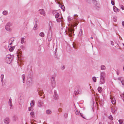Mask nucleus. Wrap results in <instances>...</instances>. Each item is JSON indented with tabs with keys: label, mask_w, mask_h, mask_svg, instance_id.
<instances>
[{
	"label": "nucleus",
	"mask_w": 124,
	"mask_h": 124,
	"mask_svg": "<svg viewBox=\"0 0 124 124\" xmlns=\"http://www.w3.org/2000/svg\"><path fill=\"white\" fill-rule=\"evenodd\" d=\"M61 8L62 9H63V11H64V9L65 8V7L64 5H62L61 7Z\"/></svg>",
	"instance_id": "51"
},
{
	"label": "nucleus",
	"mask_w": 124,
	"mask_h": 124,
	"mask_svg": "<svg viewBox=\"0 0 124 124\" xmlns=\"http://www.w3.org/2000/svg\"><path fill=\"white\" fill-rule=\"evenodd\" d=\"M101 67V70H105L106 69V67L103 65H102Z\"/></svg>",
	"instance_id": "31"
},
{
	"label": "nucleus",
	"mask_w": 124,
	"mask_h": 124,
	"mask_svg": "<svg viewBox=\"0 0 124 124\" xmlns=\"http://www.w3.org/2000/svg\"><path fill=\"white\" fill-rule=\"evenodd\" d=\"M6 59H12L11 56L10 55H8L6 56Z\"/></svg>",
	"instance_id": "30"
},
{
	"label": "nucleus",
	"mask_w": 124,
	"mask_h": 124,
	"mask_svg": "<svg viewBox=\"0 0 124 124\" xmlns=\"http://www.w3.org/2000/svg\"><path fill=\"white\" fill-rule=\"evenodd\" d=\"M113 8L114 11L116 12H118L120 10L115 6L113 7Z\"/></svg>",
	"instance_id": "16"
},
{
	"label": "nucleus",
	"mask_w": 124,
	"mask_h": 124,
	"mask_svg": "<svg viewBox=\"0 0 124 124\" xmlns=\"http://www.w3.org/2000/svg\"><path fill=\"white\" fill-rule=\"evenodd\" d=\"M13 118L14 120H16L17 119V117L16 116H14L13 117Z\"/></svg>",
	"instance_id": "39"
},
{
	"label": "nucleus",
	"mask_w": 124,
	"mask_h": 124,
	"mask_svg": "<svg viewBox=\"0 0 124 124\" xmlns=\"http://www.w3.org/2000/svg\"><path fill=\"white\" fill-rule=\"evenodd\" d=\"M118 121L119 123V124H122L123 122L121 119H120Z\"/></svg>",
	"instance_id": "46"
},
{
	"label": "nucleus",
	"mask_w": 124,
	"mask_h": 124,
	"mask_svg": "<svg viewBox=\"0 0 124 124\" xmlns=\"http://www.w3.org/2000/svg\"><path fill=\"white\" fill-rule=\"evenodd\" d=\"M78 16L77 15H75L74 16V18L76 20H77L78 18Z\"/></svg>",
	"instance_id": "43"
},
{
	"label": "nucleus",
	"mask_w": 124,
	"mask_h": 124,
	"mask_svg": "<svg viewBox=\"0 0 124 124\" xmlns=\"http://www.w3.org/2000/svg\"><path fill=\"white\" fill-rule=\"evenodd\" d=\"M82 29H81L80 30V31L79 32V36H81L82 35Z\"/></svg>",
	"instance_id": "33"
},
{
	"label": "nucleus",
	"mask_w": 124,
	"mask_h": 124,
	"mask_svg": "<svg viewBox=\"0 0 124 124\" xmlns=\"http://www.w3.org/2000/svg\"><path fill=\"white\" fill-rule=\"evenodd\" d=\"M122 24L123 26L124 27V22L123 21L122 22Z\"/></svg>",
	"instance_id": "57"
},
{
	"label": "nucleus",
	"mask_w": 124,
	"mask_h": 124,
	"mask_svg": "<svg viewBox=\"0 0 124 124\" xmlns=\"http://www.w3.org/2000/svg\"><path fill=\"white\" fill-rule=\"evenodd\" d=\"M111 45H114V43H113V42L112 41H111Z\"/></svg>",
	"instance_id": "56"
},
{
	"label": "nucleus",
	"mask_w": 124,
	"mask_h": 124,
	"mask_svg": "<svg viewBox=\"0 0 124 124\" xmlns=\"http://www.w3.org/2000/svg\"><path fill=\"white\" fill-rule=\"evenodd\" d=\"M31 124H36V123H34L33 122H31Z\"/></svg>",
	"instance_id": "62"
},
{
	"label": "nucleus",
	"mask_w": 124,
	"mask_h": 124,
	"mask_svg": "<svg viewBox=\"0 0 124 124\" xmlns=\"http://www.w3.org/2000/svg\"><path fill=\"white\" fill-rule=\"evenodd\" d=\"M105 73L104 72H102L101 73L100 77L105 78Z\"/></svg>",
	"instance_id": "17"
},
{
	"label": "nucleus",
	"mask_w": 124,
	"mask_h": 124,
	"mask_svg": "<svg viewBox=\"0 0 124 124\" xmlns=\"http://www.w3.org/2000/svg\"><path fill=\"white\" fill-rule=\"evenodd\" d=\"M121 96L122 98L123 99V100L124 101V92L123 93L121 94Z\"/></svg>",
	"instance_id": "36"
},
{
	"label": "nucleus",
	"mask_w": 124,
	"mask_h": 124,
	"mask_svg": "<svg viewBox=\"0 0 124 124\" xmlns=\"http://www.w3.org/2000/svg\"><path fill=\"white\" fill-rule=\"evenodd\" d=\"M123 70L124 71V66L123 67Z\"/></svg>",
	"instance_id": "64"
},
{
	"label": "nucleus",
	"mask_w": 124,
	"mask_h": 124,
	"mask_svg": "<svg viewBox=\"0 0 124 124\" xmlns=\"http://www.w3.org/2000/svg\"><path fill=\"white\" fill-rule=\"evenodd\" d=\"M56 21L57 22L61 21H62V19L61 18H59L56 19Z\"/></svg>",
	"instance_id": "44"
},
{
	"label": "nucleus",
	"mask_w": 124,
	"mask_h": 124,
	"mask_svg": "<svg viewBox=\"0 0 124 124\" xmlns=\"http://www.w3.org/2000/svg\"><path fill=\"white\" fill-rule=\"evenodd\" d=\"M24 38H22L21 39V43L22 44H23L25 42V41H24Z\"/></svg>",
	"instance_id": "19"
},
{
	"label": "nucleus",
	"mask_w": 124,
	"mask_h": 124,
	"mask_svg": "<svg viewBox=\"0 0 124 124\" xmlns=\"http://www.w3.org/2000/svg\"><path fill=\"white\" fill-rule=\"evenodd\" d=\"M74 92L75 95H77L79 93L80 94L82 92L81 88L79 86H77L75 87Z\"/></svg>",
	"instance_id": "1"
},
{
	"label": "nucleus",
	"mask_w": 124,
	"mask_h": 124,
	"mask_svg": "<svg viewBox=\"0 0 124 124\" xmlns=\"http://www.w3.org/2000/svg\"><path fill=\"white\" fill-rule=\"evenodd\" d=\"M114 0H111V4L113 5H115V3L114 2Z\"/></svg>",
	"instance_id": "47"
},
{
	"label": "nucleus",
	"mask_w": 124,
	"mask_h": 124,
	"mask_svg": "<svg viewBox=\"0 0 124 124\" xmlns=\"http://www.w3.org/2000/svg\"><path fill=\"white\" fill-rule=\"evenodd\" d=\"M65 68V66H64V65H63L62 66V67H61V69L62 70H63Z\"/></svg>",
	"instance_id": "52"
},
{
	"label": "nucleus",
	"mask_w": 124,
	"mask_h": 124,
	"mask_svg": "<svg viewBox=\"0 0 124 124\" xmlns=\"http://www.w3.org/2000/svg\"><path fill=\"white\" fill-rule=\"evenodd\" d=\"M75 113L77 115H79V114L80 113L81 116H82V114L80 113V112L78 111L77 110H75Z\"/></svg>",
	"instance_id": "29"
},
{
	"label": "nucleus",
	"mask_w": 124,
	"mask_h": 124,
	"mask_svg": "<svg viewBox=\"0 0 124 124\" xmlns=\"http://www.w3.org/2000/svg\"><path fill=\"white\" fill-rule=\"evenodd\" d=\"M122 85H124V80L123 79L121 81Z\"/></svg>",
	"instance_id": "49"
},
{
	"label": "nucleus",
	"mask_w": 124,
	"mask_h": 124,
	"mask_svg": "<svg viewBox=\"0 0 124 124\" xmlns=\"http://www.w3.org/2000/svg\"><path fill=\"white\" fill-rule=\"evenodd\" d=\"M44 105L43 102L41 101H38V106L39 107H41Z\"/></svg>",
	"instance_id": "8"
},
{
	"label": "nucleus",
	"mask_w": 124,
	"mask_h": 124,
	"mask_svg": "<svg viewBox=\"0 0 124 124\" xmlns=\"http://www.w3.org/2000/svg\"><path fill=\"white\" fill-rule=\"evenodd\" d=\"M4 77V75H3L2 74L1 76V81L2 83L3 82V80Z\"/></svg>",
	"instance_id": "34"
},
{
	"label": "nucleus",
	"mask_w": 124,
	"mask_h": 124,
	"mask_svg": "<svg viewBox=\"0 0 124 124\" xmlns=\"http://www.w3.org/2000/svg\"><path fill=\"white\" fill-rule=\"evenodd\" d=\"M58 110L59 112H60L62 111V109L61 108H59L58 109Z\"/></svg>",
	"instance_id": "60"
},
{
	"label": "nucleus",
	"mask_w": 124,
	"mask_h": 124,
	"mask_svg": "<svg viewBox=\"0 0 124 124\" xmlns=\"http://www.w3.org/2000/svg\"><path fill=\"white\" fill-rule=\"evenodd\" d=\"M39 35L40 36L43 37L44 36V34L43 32H41L39 33Z\"/></svg>",
	"instance_id": "28"
},
{
	"label": "nucleus",
	"mask_w": 124,
	"mask_h": 124,
	"mask_svg": "<svg viewBox=\"0 0 124 124\" xmlns=\"http://www.w3.org/2000/svg\"><path fill=\"white\" fill-rule=\"evenodd\" d=\"M101 87H99L98 88V92L99 93H101Z\"/></svg>",
	"instance_id": "32"
},
{
	"label": "nucleus",
	"mask_w": 124,
	"mask_h": 124,
	"mask_svg": "<svg viewBox=\"0 0 124 124\" xmlns=\"http://www.w3.org/2000/svg\"><path fill=\"white\" fill-rule=\"evenodd\" d=\"M51 82H55V78L53 77H51Z\"/></svg>",
	"instance_id": "22"
},
{
	"label": "nucleus",
	"mask_w": 124,
	"mask_h": 124,
	"mask_svg": "<svg viewBox=\"0 0 124 124\" xmlns=\"http://www.w3.org/2000/svg\"><path fill=\"white\" fill-rule=\"evenodd\" d=\"M8 12L7 11L4 10L2 12L3 14L4 15H8Z\"/></svg>",
	"instance_id": "21"
},
{
	"label": "nucleus",
	"mask_w": 124,
	"mask_h": 124,
	"mask_svg": "<svg viewBox=\"0 0 124 124\" xmlns=\"http://www.w3.org/2000/svg\"><path fill=\"white\" fill-rule=\"evenodd\" d=\"M108 118L109 119L111 120L113 119V118L111 115H110V116H109Z\"/></svg>",
	"instance_id": "37"
},
{
	"label": "nucleus",
	"mask_w": 124,
	"mask_h": 124,
	"mask_svg": "<svg viewBox=\"0 0 124 124\" xmlns=\"http://www.w3.org/2000/svg\"><path fill=\"white\" fill-rule=\"evenodd\" d=\"M58 0H55V2L56 3H59L58 2Z\"/></svg>",
	"instance_id": "58"
},
{
	"label": "nucleus",
	"mask_w": 124,
	"mask_h": 124,
	"mask_svg": "<svg viewBox=\"0 0 124 124\" xmlns=\"http://www.w3.org/2000/svg\"><path fill=\"white\" fill-rule=\"evenodd\" d=\"M10 120L9 118L8 117L5 118L4 120V123L6 124H8L10 122Z\"/></svg>",
	"instance_id": "10"
},
{
	"label": "nucleus",
	"mask_w": 124,
	"mask_h": 124,
	"mask_svg": "<svg viewBox=\"0 0 124 124\" xmlns=\"http://www.w3.org/2000/svg\"><path fill=\"white\" fill-rule=\"evenodd\" d=\"M38 92L40 96L43 93V91L39 89L38 90Z\"/></svg>",
	"instance_id": "15"
},
{
	"label": "nucleus",
	"mask_w": 124,
	"mask_h": 124,
	"mask_svg": "<svg viewBox=\"0 0 124 124\" xmlns=\"http://www.w3.org/2000/svg\"><path fill=\"white\" fill-rule=\"evenodd\" d=\"M12 48L14 49L15 48V46H13L12 47Z\"/></svg>",
	"instance_id": "61"
},
{
	"label": "nucleus",
	"mask_w": 124,
	"mask_h": 124,
	"mask_svg": "<svg viewBox=\"0 0 124 124\" xmlns=\"http://www.w3.org/2000/svg\"><path fill=\"white\" fill-rule=\"evenodd\" d=\"M12 59H6L5 61L8 63L10 64L11 63Z\"/></svg>",
	"instance_id": "14"
},
{
	"label": "nucleus",
	"mask_w": 124,
	"mask_h": 124,
	"mask_svg": "<svg viewBox=\"0 0 124 124\" xmlns=\"http://www.w3.org/2000/svg\"><path fill=\"white\" fill-rule=\"evenodd\" d=\"M25 74H23L22 76V78L23 79V83H24L25 81Z\"/></svg>",
	"instance_id": "20"
},
{
	"label": "nucleus",
	"mask_w": 124,
	"mask_h": 124,
	"mask_svg": "<svg viewBox=\"0 0 124 124\" xmlns=\"http://www.w3.org/2000/svg\"><path fill=\"white\" fill-rule=\"evenodd\" d=\"M12 46H9L8 48L9 49V50L10 51H12L14 49L12 47Z\"/></svg>",
	"instance_id": "25"
},
{
	"label": "nucleus",
	"mask_w": 124,
	"mask_h": 124,
	"mask_svg": "<svg viewBox=\"0 0 124 124\" xmlns=\"http://www.w3.org/2000/svg\"><path fill=\"white\" fill-rule=\"evenodd\" d=\"M54 97L55 99H57L58 98V96L57 95H55L54 96Z\"/></svg>",
	"instance_id": "50"
},
{
	"label": "nucleus",
	"mask_w": 124,
	"mask_h": 124,
	"mask_svg": "<svg viewBox=\"0 0 124 124\" xmlns=\"http://www.w3.org/2000/svg\"><path fill=\"white\" fill-rule=\"evenodd\" d=\"M117 110V108L115 106H113L111 108V111L112 113H114Z\"/></svg>",
	"instance_id": "11"
},
{
	"label": "nucleus",
	"mask_w": 124,
	"mask_h": 124,
	"mask_svg": "<svg viewBox=\"0 0 124 124\" xmlns=\"http://www.w3.org/2000/svg\"><path fill=\"white\" fill-rule=\"evenodd\" d=\"M13 42L10 41V40H9V46H11L12 45V43Z\"/></svg>",
	"instance_id": "45"
},
{
	"label": "nucleus",
	"mask_w": 124,
	"mask_h": 124,
	"mask_svg": "<svg viewBox=\"0 0 124 124\" xmlns=\"http://www.w3.org/2000/svg\"><path fill=\"white\" fill-rule=\"evenodd\" d=\"M96 6L97 7H99V4H96Z\"/></svg>",
	"instance_id": "55"
},
{
	"label": "nucleus",
	"mask_w": 124,
	"mask_h": 124,
	"mask_svg": "<svg viewBox=\"0 0 124 124\" xmlns=\"http://www.w3.org/2000/svg\"><path fill=\"white\" fill-rule=\"evenodd\" d=\"M39 12L41 15L44 16H46V13L44 9H40L39 10Z\"/></svg>",
	"instance_id": "6"
},
{
	"label": "nucleus",
	"mask_w": 124,
	"mask_h": 124,
	"mask_svg": "<svg viewBox=\"0 0 124 124\" xmlns=\"http://www.w3.org/2000/svg\"><path fill=\"white\" fill-rule=\"evenodd\" d=\"M49 30L52 31L51 29L53 27V25L52 23L51 22H49Z\"/></svg>",
	"instance_id": "13"
},
{
	"label": "nucleus",
	"mask_w": 124,
	"mask_h": 124,
	"mask_svg": "<svg viewBox=\"0 0 124 124\" xmlns=\"http://www.w3.org/2000/svg\"><path fill=\"white\" fill-rule=\"evenodd\" d=\"M99 124H102V123L101 122H100L99 123Z\"/></svg>",
	"instance_id": "63"
},
{
	"label": "nucleus",
	"mask_w": 124,
	"mask_h": 124,
	"mask_svg": "<svg viewBox=\"0 0 124 124\" xmlns=\"http://www.w3.org/2000/svg\"><path fill=\"white\" fill-rule=\"evenodd\" d=\"M52 112L50 110L48 109L46 111V113L47 114H49L51 113Z\"/></svg>",
	"instance_id": "26"
},
{
	"label": "nucleus",
	"mask_w": 124,
	"mask_h": 124,
	"mask_svg": "<svg viewBox=\"0 0 124 124\" xmlns=\"http://www.w3.org/2000/svg\"><path fill=\"white\" fill-rule=\"evenodd\" d=\"M64 116L66 117H67L68 116V114L67 113L65 114H64Z\"/></svg>",
	"instance_id": "54"
},
{
	"label": "nucleus",
	"mask_w": 124,
	"mask_h": 124,
	"mask_svg": "<svg viewBox=\"0 0 124 124\" xmlns=\"http://www.w3.org/2000/svg\"><path fill=\"white\" fill-rule=\"evenodd\" d=\"M68 35L70 37H71L74 34V29L72 27H70L68 28Z\"/></svg>",
	"instance_id": "2"
},
{
	"label": "nucleus",
	"mask_w": 124,
	"mask_h": 124,
	"mask_svg": "<svg viewBox=\"0 0 124 124\" xmlns=\"http://www.w3.org/2000/svg\"><path fill=\"white\" fill-rule=\"evenodd\" d=\"M111 101L113 104H115L116 103V100L113 97H110Z\"/></svg>",
	"instance_id": "12"
},
{
	"label": "nucleus",
	"mask_w": 124,
	"mask_h": 124,
	"mask_svg": "<svg viewBox=\"0 0 124 124\" xmlns=\"http://www.w3.org/2000/svg\"><path fill=\"white\" fill-rule=\"evenodd\" d=\"M35 101H32L31 103L30 104L31 105V106H33L34 105V104H35Z\"/></svg>",
	"instance_id": "23"
},
{
	"label": "nucleus",
	"mask_w": 124,
	"mask_h": 124,
	"mask_svg": "<svg viewBox=\"0 0 124 124\" xmlns=\"http://www.w3.org/2000/svg\"><path fill=\"white\" fill-rule=\"evenodd\" d=\"M54 94L55 95H57L56 92H54Z\"/></svg>",
	"instance_id": "59"
},
{
	"label": "nucleus",
	"mask_w": 124,
	"mask_h": 124,
	"mask_svg": "<svg viewBox=\"0 0 124 124\" xmlns=\"http://www.w3.org/2000/svg\"><path fill=\"white\" fill-rule=\"evenodd\" d=\"M12 24L10 23H7L5 27L6 30L8 31H11L12 29L10 28V27L12 26Z\"/></svg>",
	"instance_id": "3"
},
{
	"label": "nucleus",
	"mask_w": 124,
	"mask_h": 124,
	"mask_svg": "<svg viewBox=\"0 0 124 124\" xmlns=\"http://www.w3.org/2000/svg\"><path fill=\"white\" fill-rule=\"evenodd\" d=\"M51 85L53 88H54L56 85L55 82H51Z\"/></svg>",
	"instance_id": "18"
},
{
	"label": "nucleus",
	"mask_w": 124,
	"mask_h": 124,
	"mask_svg": "<svg viewBox=\"0 0 124 124\" xmlns=\"http://www.w3.org/2000/svg\"><path fill=\"white\" fill-rule=\"evenodd\" d=\"M37 23H36L34 26L33 29L34 30H35L37 29Z\"/></svg>",
	"instance_id": "27"
},
{
	"label": "nucleus",
	"mask_w": 124,
	"mask_h": 124,
	"mask_svg": "<svg viewBox=\"0 0 124 124\" xmlns=\"http://www.w3.org/2000/svg\"><path fill=\"white\" fill-rule=\"evenodd\" d=\"M12 99L10 98V99L9 100L8 102V104L10 106V109H12L13 108H12V107H13V105L12 103Z\"/></svg>",
	"instance_id": "9"
},
{
	"label": "nucleus",
	"mask_w": 124,
	"mask_h": 124,
	"mask_svg": "<svg viewBox=\"0 0 124 124\" xmlns=\"http://www.w3.org/2000/svg\"><path fill=\"white\" fill-rule=\"evenodd\" d=\"M120 71L119 70H117L116 71V72L117 75H119L120 74Z\"/></svg>",
	"instance_id": "41"
},
{
	"label": "nucleus",
	"mask_w": 124,
	"mask_h": 124,
	"mask_svg": "<svg viewBox=\"0 0 124 124\" xmlns=\"http://www.w3.org/2000/svg\"><path fill=\"white\" fill-rule=\"evenodd\" d=\"M30 115L32 117H33L34 116V112L33 111H32L31 112Z\"/></svg>",
	"instance_id": "24"
},
{
	"label": "nucleus",
	"mask_w": 124,
	"mask_h": 124,
	"mask_svg": "<svg viewBox=\"0 0 124 124\" xmlns=\"http://www.w3.org/2000/svg\"><path fill=\"white\" fill-rule=\"evenodd\" d=\"M52 31L49 30L47 34V38L49 41H50L52 39Z\"/></svg>",
	"instance_id": "5"
},
{
	"label": "nucleus",
	"mask_w": 124,
	"mask_h": 124,
	"mask_svg": "<svg viewBox=\"0 0 124 124\" xmlns=\"http://www.w3.org/2000/svg\"><path fill=\"white\" fill-rule=\"evenodd\" d=\"M9 40H10V41L12 42L13 43V41H14V40L13 38H11Z\"/></svg>",
	"instance_id": "53"
},
{
	"label": "nucleus",
	"mask_w": 124,
	"mask_h": 124,
	"mask_svg": "<svg viewBox=\"0 0 124 124\" xmlns=\"http://www.w3.org/2000/svg\"><path fill=\"white\" fill-rule=\"evenodd\" d=\"M55 18H57L59 17L60 16V14L59 13H58L55 15Z\"/></svg>",
	"instance_id": "35"
},
{
	"label": "nucleus",
	"mask_w": 124,
	"mask_h": 124,
	"mask_svg": "<svg viewBox=\"0 0 124 124\" xmlns=\"http://www.w3.org/2000/svg\"><path fill=\"white\" fill-rule=\"evenodd\" d=\"M120 7L121 8L122 10H124V6H123V5H120Z\"/></svg>",
	"instance_id": "48"
},
{
	"label": "nucleus",
	"mask_w": 124,
	"mask_h": 124,
	"mask_svg": "<svg viewBox=\"0 0 124 124\" xmlns=\"http://www.w3.org/2000/svg\"><path fill=\"white\" fill-rule=\"evenodd\" d=\"M105 82V78L100 77V84H104Z\"/></svg>",
	"instance_id": "7"
},
{
	"label": "nucleus",
	"mask_w": 124,
	"mask_h": 124,
	"mask_svg": "<svg viewBox=\"0 0 124 124\" xmlns=\"http://www.w3.org/2000/svg\"><path fill=\"white\" fill-rule=\"evenodd\" d=\"M94 82H96V78L95 77H93L92 78Z\"/></svg>",
	"instance_id": "38"
},
{
	"label": "nucleus",
	"mask_w": 124,
	"mask_h": 124,
	"mask_svg": "<svg viewBox=\"0 0 124 124\" xmlns=\"http://www.w3.org/2000/svg\"><path fill=\"white\" fill-rule=\"evenodd\" d=\"M32 78L31 77H28L27 80V84L28 86H31L32 84Z\"/></svg>",
	"instance_id": "4"
},
{
	"label": "nucleus",
	"mask_w": 124,
	"mask_h": 124,
	"mask_svg": "<svg viewBox=\"0 0 124 124\" xmlns=\"http://www.w3.org/2000/svg\"><path fill=\"white\" fill-rule=\"evenodd\" d=\"M32 106H31V107H29V111H32L33 109V108H32Z\"/></svg>",
	"instance_id": "42"
},
{
	"label": "nucleus",
	"mask_w": 124,
	"mask_h": 124,
	"mask_svg": "<svg viewBox=\"0 0 124 124\" xmlns=\"http://www.w3.org/2000/svg\"><path fill=\"white\" fill-rule=\"evenodd\" d=\"M117 79L118 80L121 81L123 79V78L122 77H120L118 78Z\"/></svg>",
	"instance_id": "40"
}]
</instances>
